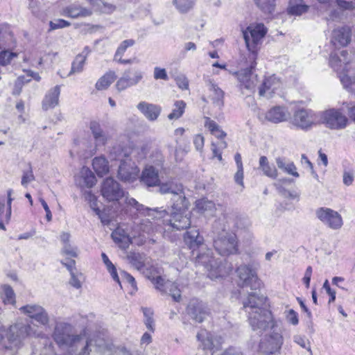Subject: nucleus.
Instances as JSON below:
<instances>
[{
  "label": "nucleus",
  "instance_id": "nucleus-1",
  "mask_svg": "<svg viewBox=\"0 0 355 355\" xmlns=\"http://www.w3.org/2000/svg\"><path fill=\"white\" fill-rule=\"evenodd\" d=\"M52 337L60 349H67L64 355H112L111 349L87 336L85 329L76 333L74 327L68 322L56 323Z\"/></svg>",
  "mask_w": 355,
  "mask_h": 355
},
{
  "label": "nucleus",
  "instance_id": "nucleus-2",
  "mask_svg": "<svg viewBox=\"0 0 355 355\" xmlns=\"http://www.w3.org/2000/svg\"><path fill=\"white\" fill-rule=\"evenodd\" d=\"M184 239L189 249L192 250L193 255L196 254V262L205 266L208 270L209 278L216 279L226 276L233 270L232 264L226 259L213 257L209 250L206 253L196 252L197 249L202 247L204 241L198 230L193 228L187 231Z\"/></svg>",
  "mask_w": 355,
  "mask_h": 355
},
{
  "label": "nucleus",
  "instance_id": "nucleus-3",
  "mask_svg": "<svg viewBox=\"0 0 355 355\" xmlns=\"http://www.w3.org/2000/svg\"><path fill=\"white\" fill-rule=\"evenodd\" d=\"M243 36L249 51L248 58L252 60V67L257 64L258 45L267 33V28L262 23L251 24L243 31Z\"/></svg>",
  "mask_w": 355,
  "mask_h": 355
},
{
  "label": "nucleus",
  "instance_id": "nucleus-4",
  "mask_svg": "<svg viewBox=\"0 0 355 355\" xmlns=\"http://www.w3.org/2000/svg\"><path fill=\"white\" fill-rule=\"evenodd\" d=\"M125 202L128 205L135 208L140 214L148 217L142 220L140 223V230L148 234L153 233L155 228V225L150 220H159L168 214L166 209H160L159 208L151 209L144 207L133 198H125Z\"/></svg>",
  "mask_w": 355,
  "mask_h": 355
},
{
  "label": "nucleus",
  "instance_id": "nucleus-5",
  "mask_svg": "<svg viewBox=\"0 0 355 355\" xmlns=\"http://www.w3.org/2000/svg\"><path fill=\"white\" fill-rule=\"evenodd\" d=\"M35 334L30 324L24 322H17L11 325L8 329L6 335L8 345L5 348L15 353L22 347L24 339Z\"/></svg>",
  "mask_w": 355,
  "mask_h": 355
},
{
  "label": "nucleus",
  "instance_id": "nucleus-6",
  "mask_svg": "<svg viewBox=\"0 0 355 355\" xmlns=\"http://www.w3.org/2000/svg\"><path fill=\"white\" fill-rule=\"evenodd\" d=\"M159 191L162 194H172L171 199L173 205L171 208L179 209L185 208L188 204V199L186 198L183 191L182 184H178L173 181L165 183H159Z\"/></svg>",
  "mask_w": 355,
  "mask_h": 355
},
{
  "label": "nucleus",
  "instance_id": "nucleus-7",
  "mask_svg": "<svg viewBox=\"0 0 355 355\" xmlns=\"http://www.w3.org/2000/svg\"><path fill=\"white\" fill-rule=\"evenodd\" d=\"M214 247L221 256L236 253L238 250L236 237L234 234L227 232L224 227L223 231L214 239Z\"/></svg>",
  "mask_w": 355,
  "mask_h": 355
},
{
  "label": "nucleus",
  "instance_id": "nucleus-8",
  "mask_svg": "<svg viewBox=\"0 0 355 355\" xmlns=\"http://www.w3.org/2000/svg\"><path fill=\"white\" fill-rule=\"evenodd\" d=\"M248 321L252 330L260 334L275 324L272 313L268 309L249 312Z\"/></svg>",
  "mask_w": 355,
  "mask_h": 355
},
{
  "label": "nucleus",
  "instance_id": "nucleus-9",
  "mask_svg": "<svg viewBox=\"0 0 355 355\" xmlns=\"http://www.w3.org/2000/svg\"><path fill=\"white\" fill-rule=\"evenodd\" d=\"M318 116L311 110L300 108L296 110L290 120L295 128L307 131L317 123Z\"/></svg>",
  "mask_w": 355,
  "mask_h": 355
},
{
  "label": "nucleus",
  "instance_id": "nucleus-10",
  "mask_svg": "<svg viewBox=\"0 0 355 355\" xmlns=\"http://www.w3.org/2000/svg\"><path fill=\"white\" fill-rule=\"evenodd\" d=\"M101 193L103 198L107 202H119L125 196V191L121 184L113 178L105 179L101 187Z\"/></svg>",
  "mask_w": 355,
  "mask_h": 355
},
{
  "label": "nucleus",
  "instance_id": "nucleus-11",
  "mask_svg": "<svg viewBox=\"0 0 355 355\" xmlns=\"http://www.w3.org/2000/svg\"><path fill=\"white\" fill-rule=\"evenodd\" d=\"M239 277L238 284L241 287H249L251 290L257 291L261 283L257 277L256 271L250 266H240L236 270Z\"/></svg>",
  "mask_w": 355,
  "mask_h": 355
},
{
  "label": "nucleus",
  "instance_id": "nucleus-12",
  "mask_svg": "<svg viewBox=\"0 0 355 355\" xmlns=\"http://www.w3.org/2000/svg\"><path fill=\"white\" fill-rule=\"evenodd\" d=\"M322 123L332 130L344 129L348 122V119L338 109L325 110L322 114Z\"/></svg>",
  "mask_w": 355,
  "mask_h": 355
},
{
  "label": "nucleus",
  "instance_id": "nucleus-13",
  "mask_svg": "<svg viewBox=\"0 0 355 355\" xmlns=\"http://www.w3.org/2000/svg\"><path fill=\"white\" fill-rule=\"evenodd\" d=\"M249 60L250 64L248 67L242 69L235 73L237 80L239 83V87L241 90L247 89L249 91H254L255 87L259 83L257 75L253 73L257 64L252 67V60Z\"/></svg>",
  "mask_w": 355,
  "mask_h": 355
},
{
  "label": "nucleus",
  "instance_id": "nucleus-14",
  "mask_svg": "<svg viewBox=\"0 0 355 355\" xmlns=\"http://www.w3.org/2000/svg\"><path fill=\"white\" fill-rule=\"evenodd\" d=\"M315 214L322 223L331 230H339L343 225L341 215L330 208L320 207L316 210Z\"/></svg>",
  "mask_w": 355,
  "mask_h": 355
},
{
  "label": "nucleus",
  "instance_id": "nucleus-15",
  "mask_svg": "<svg viewBox=\"0 0 355 355\" xmlns=\"http://www.w3.org/2000/svg\"><path fill=\"white\" fill-rule=\"evenodd\" d=\"M189 205L190 203L188 201L185 208L180 209V210L172 208L169 223L173 229L182 230L188 228L191 225Z\"/></svg>",
  "mask_w": 355,
  "mask_h": 355
},
{
  "label": "nucleus",
  "instance_id": "nucleus-16",
  "mask_svg": "<svg viewBox=\"0 0 355 355\" xmlns=\"http://www.w3.org/2000/svg\"><path fill=\"white\" fill-rule=\"evenodd\" d=\"M19 311L35 320L43 326L49 324L50 318L46 310L42 306L36 304H30L19 308Z\"/></svg>",
  "mask_w": 355,
  "mask_h": 355
},
{
  "label": "nucleus",
  "instance_id": "nucleus-17",
  "mask_svg": "<svg viewBox=\"0 0 355 355\" xmlns=\"http://www.w3.org/2000/svg\"><path fill=\"white\" fill-rule=\"evenodd\" d=\"M143 78V73L135 69L125 70L116 82V87L119 91H123L130 87L137 85Z\"/></svg>",
  "mask_w": 355,
  "mask_h": 355
},
{
  "label": "nucleus",
  "instance_id": "nucleus-18",
  "mask_svg": "<svg viewBox=\"0 0 355 355\" xmlns=\"http://www.w3.org/2000/svg\"><path fill=\"white\" fill-rule=\"evenodd\" d=\"M139 173V168L130 159L120 164L118 170V177L124 182H132L138 178Z\"/></svg>",
  "mask_w": 355,
  "mask_h": 355
},
{
  "label": "nucleus",
  "instance_id": "nucleus-19",
  "mask_svg": "<svg viewBox=\"0 0 355 355\" xmlns=\"http://www.w3.org/2000/svg\"><path fill=\"white\" fill-rule=\"evenodd\" d=\"M282 345V336L279 333L273 332L261 341L259 347L265 354H274L280 350Z\"/></svg>",
  "mask_w": 355,
  "mask_h": 355
},
{
  "label": "nucleus",
  "instance_id": "nucleus-20",
  "mask_svg": "<svg viewBox=\"0 0 355 355\" xmlns=\"http://www.w3.org/2000/svg\"><path fill=\"white\" fill-rule=\"evenodd\" d=\"M352 40V28L348 25L339 26L332 31L331 43L336 46H346Z\"/></svg>",
  "mask_w": 355,
  "mask_h": 355
},
{
  "label": "nucleus",
  "instance_id": "nucleus-21",
  "mask_svg": "<svg viewBox=\"0 0 355 355\" xmlns=\"http://www.w3.org/2000/svg\"><path fill=\"white\" fill-rule=\"evenodd\" d=\"M89 128L94 139L95 147H101L106 145L110 139L109 134L103 130L100 122L93 120L89 122Z\"/></svg>",
  "mask_w": 355,
  "mask_h": 355
},
{
  "label": "nucleus",
  "instance_id": "nucleus-22",
  "mask_svg": "<svg viewBox=\"0 0 355 355\" xmlns=\"http://www.w3.org/2000/svg\"><path fill=\"white\" fill-rule=\"evenodd\" d=\"M189 315L196 322H202L208 315L206 305L198 300H192L188 306Z\"/></svg>",
  "mask_w": 355,
  "mask_h": 355
},
{
  "label": "nucleus",
  "instance_id": "nucleus-23",
  "mask_svg": "<svg viewBox=\"0 0 355 355\" xmlns=\"http://www.w3.org/2000/svg\"><path fill=\"white\" fill-rule=\"evenodd\" d=\"M266 297L257 292L249 294L248 299L243 302V309L245 312H256L264 310L263 306L265 304Z\"/></svg>",
  "mask_w": 355,
  "mask_h": 355
},
{
  "label": "nucleus",
  "instance_id": "nucleus-24",
  "mask_svg": "<svg viewBox=\"0 0 355 355\" xmlns=\"http://www.w3.org/2000/svg\"><path fill=\"white\" fill-rule=\"evenodd\" d=\"M349 53L347 51L343 50L340 52V54L332 53L330 55L329 64L339 75L340 71H343V69H346L349 68L350 59L348 58Z\"/></svg>",
  "mask_w": 355,
  "mask_h": 355
},
{
  "label": "nucleus",
  "instance_id": "nucleus-25",
  "mask_svg": "<svg viewBox=\"0 0 355 355\" xmlns=\"http://www.w3.org/2000/svg\"><path fill=\"white\" fill-rule=\"evenodd\" d=\"M137 108L150 121H156L162 111L159 105L146 101L139 103Z\"/></svg>",
  "mask_w": 355,
  "mask_h": 355
},
{
  "label": "nucleus",
  "instance_id": "nucleus-26",
  "mask_svg": "<svg viewBox=\"0 0 355 355\" xmlns=\"http://www.w3.org/2000/svg\"><path fill=\"white\" fill-rule=\"evenodd\" d=\"M280 85L279 79L275 75L268 76L264 79L261 85L259 87V94L260 96L270 98L275 90L279 89Z\"/></svg>",
  "mask_w": 355,
  "mask_h": 355
},
{
  "label": "nucleus",
  "instance_id": "nucleus-27",
  "mask_svg": "<svg viewBox=\"0 0 355 355\" xmlns=\"http://www.w3.org/2000/svg\"><path fill=\"white\" fill-rule=\"evenodd\" d=\"M140 182L148 187L157 186L160 182L158 170L153 166L145 167L140 176Z\"/></svg>",
  "mask_w": 355,
  "mask_h": 355
},
{
  "label": "nucleus",
  "instance_id": "nucleus-28",
  "mask_svg": "<svg viewBox=\"0 0 355 355\" xmlns=\"http://www.w3.org/2000/svg\"><path fill=\"white\" fill-rule=\"evenodd\" d=\"M76 183L81 188H92L96 184V178L93 172L87 167H83L75 179Z\"/></svg>",
  "mask_w": 355,
  "mask_h": 355
},
{
  "label": "nucleus",
  "instance_id": "nucleus-29",
  "mask_svg": "<svg viewBox=\"0 0 355 355\" xmlns=\"http://www.w3.org/2000/svg\"><path fill=\"white\" fill-rule=\"evenodd\" d=\"M92 12L90 9L82 7L79 5L72 4L64 8L60 14L64 17L71 18H79L90 16Z\"/></svg>",
  "mask_w": 355,
  "mask_h": 355
},
{
  "label": "nucleus",
  "instance_id": "nucleus-30",
  "mask_svg": "<svg viewBox=\"0 0 355 355\" xmlns=\"http://www.w3.org/2000/svg\"><path fill=\"white\" fill-rule=\"evenodd\" d=\"M60 86L56 85L48 91L42 101V109L48 110L54 108L59 103Z\"/></svg>",
  "mask_w": 355,
  "mask_h": 355
},
{
  "label": "nucleus",
  "instance_id": "nucleus-31",
  "mask_svg": "<svg viewBox=\"0 0 355 355\" xmlns=\"http://www.w3.org/2000/svg\"><path fill=\"white\" fill-rule=\"evenodd\" d=\"M15 46V40L10 31V26L6 24L0 25V49H10Z\"/></svg>",
  "mask_w": 355,
  "mask_h": 355
},
{
  "label": "nucleus",
  "instance_id": "nucleus-32",
  "mask_svg": "<svg viewBox=\"0 0 355 355\" xmlns=\"http://www.w3.org/2000/svg\"><path fill=\"white\" fill-rule=\"evenodd\" d=\"M288 118L287 110L281 106H275L265 114V119L272 123H277L284 121Z\"/></svg>",
  "mask_w": 355,
  "mask_h": 355
},
{
  "label": "nucleus",
  "instance_id": "nucleus-33",
  "mask_svg": "<svg viewBox=\"0 0 355 355\" xmlns=\"http://www.w3.org/2000/svg\"><path fill=\"white\" fill-rule=\"evenodd\" d=\"M338 77L343 87L349 92H355V71H350V68L343 69L339 73Z\"/></svg>",
  "mask_w": 355,
  "mask_h": 355
},
{
  "label": "nucleus",
  "instance_id": "nucleus-34",
  "mask_svg": "<svg viewBox=\"0 0 355 355\" xmlns=\"http://www.w3.org/2000/svg\"><path fill=\"white\" fill-rule=\"evenodd\" d=\"M207 85L210 92V98L213 103L221 107L223 105L224 92L211 79L207 80Z\"/></svg>",
  "mask_w": 355,
  "mask_h": 355
},
{
  "label": "nucleus",
  "instance_id": "nucleus-35",
  "mask_svg": "<svg viewBox=\"0 0 355 355\" xmlns=\"http://www.w3.org/2000/svg\"><path fill=\"white\" fill-rule=\"evenodd\" d=\"M130 150L121 145L114 146L110 150L109 157L111 160L119 161L120 164L128 161L130 157Z\"/></svg>",
  "mask_w": 355,
  "mask_h": 355
},
{
  "label": "nucleus",
  "instance_id": "nucleus-36",
  "mask_svg": "<svg viewBox=\"0 0 355 355\" xmlns=\"http://www.w3.org/2000/svg\"><path fill=\"white\" fill-rule=\"evenodd\" d=\"M111 236L113 241L122 249H127L132 243L129 235L121 228H116Z\"/></svg>",
  "mask_w": 355,
  "mask_h": 355
},
{
  "label": "nucleus",
  "instance_id": "nucleus-37",
  "mask_svg": "<svg viewBox=\"0 0 355 355\" xmlns=\"http://www.w3.org/2000/svg\"><path fill=\"white\" fill-rule=\"evenodd\" d=\"M309 6L304 0H290L287 8V12L290 15L300 16L308 12Z\"/></svg>",
  "mask_w": 355,
  "mask_h": 355
},
{
  "label": "nucleus",
  "instance_id": "nucleus-38",
  "mask_svg": "<svg viewBox=\"0 0 355 355\" xmlns=\"http://www.w3.org/2000/svg\"><path fill=\"white\" fill-rule=\"evenodd\" d=\"M196 337L198 340L201 343V346L204 349H211L213 350L212 355H215L216 352L214 348L217 349L218 347L215 345L211 334L209 332L205 329H202L198 333Z\"/></svg>",
  "mask_w": 355,
  "mask_h": 355
},
{
  "label": "nucleus",
  "instance_id": "nucleus-39",
  "mask_svg": "<svg viewBox=\"0 0 355 355\" xmlns=\"http://www.w3.org/2000/svg\"><path fill=\"white\" fill-rule=\"evenodd\" d=\"M259 168L261 169L266 176L272 178L276 179L278 173L276 167L269 163L267 157L261 156L259 162Z\"/></svg>",
  "mask_w": 355,
  "mask_h": 355
},
{
  "label": "nucleus",
  "instance_id": "nucleus-40",
  "mask_svg": "<svg viewBox=\"0 0 355 355\" xmlns=\"http://www.w3.org/2000/svg\"><path fill=\"white\" fill-rule=\"evenodd\" d=\"M92 166L96 174L100 177L103 176L109 171L108 162L103 156L95 157L93 159Z\"/></svg>",
  "mask_w": 355,
  "mask_h": 355
},
{
  "label": "nucleus",
  "instance_id": "nucleus-41",
  "mask_svg": "<svg viewBox=\"0 0 355 355\" xmlns=\"http://www.w3.org/2000/svg\"><path fill=\"white\" fill-rule=\"evenodd\" d=\"M116 78L114 71H110L101 77L96 83V89L98 90L106 89Z\"/></svg>",
  "mask_w": 355,
  "mask_h": 355
},
{
  "label": "nucleus",
  "instance_id": "nucleus-42",
  "mask_svg": "<svg viewBox=\"0 0 355 355\" xmlns=\"http://www.w3.org/2000/svg\"><path fill=\"white\" fill-rule=\"evenodd\" d=\"M276 164L279 169L295 177H299V173L296 171V167L293 162L286 163L282 157L276 158Z\"/></svg>",
  "mask_w": 355,
  "mask_h": 355
},
{
  "label": "nucleus",
  "instance_id": "nucleus-43",
  "mask_svg": "<svg viewBox=\"0 0 355 355\" xmlns=\"http://www.w3.org/2000/svg\"><path fill=\"white\" fill-rule=\"evenodd\" d=\"M86 61V55L78 54L76 56L71 64V69L69 73V76L76 73H80L83 70Z\"/></svg>",
  "mask_w": 355,
  "mask_h": 355
},
{
  "label": "nucleus",
  "instance_id": "nucleus-44",
  "mask_svg": "<svg viewBox=\"0 0 355 355\" xmlns=\"http://www.w3.org/2000/svg\"><path fill=\"white\" fill-rule=\"evenodd\" d=\"M255 5L264 13H272L276 6V0H254Z\"/></svg>",
  "mask_w": 355,
  "mask_h": 355
},
{
  "label": "nucleus",
  "instance_id": "nucleus-45",
  "mask_svg": "<svg viewBox=\"0 0 355 355\" xmlns=\"http://www.w3.org/2000/svg\"><path fill=\"white\" fill-rule=\"evenodd\" d=\"M129 263L137 270H141L144 267V257L136 252H130L127 255Z\"/></svg>",
  "mask_w": 355,
  "mask_h": 355
},
{
  "label": "nucleus",
  "instance_id": "nucleus-46",
  "mask_svg": "<svg viewBox=\"0 0 355 355\" xmlns=\"http://www.w3.org/2000/svg\"><path fill=\"white\" fill-rule=\"evenodd\" d=\"M173 3L180 13H187L193 7L195 0H173Z\"/></svg>",
  "mask_w": 355,
  "mask_h": 355
},
{
  "label": "nucleus",
  "instance_id": "nucleus-47",
  "mask_svg": "<svg viewBox=\"0 0 355 355\" xmlns=\"http://www.w3.org/2000/svg\"><path fill=\"white\" fill-rule=\"evenodd\" d=\"M101 257H102L103 263L106 266L107 270L110 273L113 279L115 282H116L117 283H119V284L121 286L119 277L118 276L116 269V267L114 266V265L110 261V260L109 259L108 257L106 255L105 253L102 252Z\"/></svg>",
  "mask_w": 355,
  "mask_h": 355
},
{
  "label": "nucleus",
  "instance_id": "nucleus-48",
  "mask_svg": "<svg viewBox=\"0 0 355 355\" xmlns=\"http://www.w3.org/2000/svg\"><path fill=\"white\" fill-rule=\"evenodd\" d=\"M175 107L168 116L170 120L178 119L181 117L184 112L186 103L183 101H177L174 104Z\"/></svg>",
  "mask_w": 355,
  "mask_h": 355
},
{
  "label": "nucleus",
  "instance_id": "nucleus-49",
  "mask_svg": "<svg viewBox=\"0 0 355 355\" xmlns=\"http://www.w3.org/2000/svg\"><path fill=\"white\" fill-rule=\"evenodd\" d=\"M96 10L101 12H111L113 11V6L104 3L102 0H87Z\"/></svg>",
  "mask_w": 355,
  "mask_h": 355
},
{
  "label": "nucleus",
  "instance_id": "nucleus-50",
  "mask_svg": "<svg viewBox=\"0 0 355 355\" xmlns=\"http://www.w3.org/2000/svg\"><path fill=\"white\" fill-rule=\"evenodd\" d=\"M6 198L4 196H0V218L5 220L8 223L11 217L12 209L6 205Z\"/></svg>",
  "mask_w": 355,
  "mask_h": 355
},
{
  "label": "nucleus",
  "instance_id": "nucleus-51",
  "mask_svg": "<svg viewBox=\"0 0 355 355\" xmlns=\"http://www.w3.org/2000/svg\"><path fill=\"white\" fill-rule=\"evenodd\" d=\"M3 302L5 304H15V294L14 293L13 289L9 285H3Z\"/></svg>",
  "mask_w": 355,
  "mask_h": 355
},
{
  "label": "nucleus",
  "instance_id": "nucleus-52",
  "mask_svg": "<svg viewBox=\"0 0 355 355\" xmlns=\"http://www.w3.org/2000/svg\"><path fill=\"white\" fill-rule=\"evenodd\" d=\"M166 292L173 297L174 301L179 302L181 299L180 291L178 289L176 284L166 281Z\"/></svg>",
  "mask_w": 355,
  "mask_h": 355
},
{
  "label": "nucleus",
  "instance_id": "nucleus-53",
  "mask_svg": "<svg viewBox=\"0 0 355 355\" xmlns=\"http://www.w3.org/2000/svg\"><path fill=\"white\" fill-rule=\"evenodd\" d=\"M17 54L16 53L10 52L6 49H3L0 52V65L6 66L9 64L12 58H16Z\"/></svg>",
  "mask_w": 355,
  "mask_h": 355
},
{
  "label": "nucleus",
  "instance_id": "nucleus-54",
  "mask_svg": "<svg viewBox=\"0 0 355 355\" xmlns=\"http://www.w3.org/2000/svg\"><path fill=\"white\" fill-rule=\"evenodd\" d=\"M148 279L152 282V283L155 285V288L159 290L161 292H166V282L160 276H150L148 275Z\"/></svg>",
  "mask_w": 355,
  "mask_h": 355
},
{
  "label": "nucleus",
  "instance_id": "nucleus-55",
  "mask_svg": "<svg viewBox=\"0 0 355 355\" xmlns=\"http://www.w3.org/2000/svg\"><path fill=\"white\" fill-rule=\"evenodd\" d=\"M135 44V40H125L123 41L119 46L118 47L115 55L114 60H116L119 58L122 57L128 47L132 46Z\"/></svg>",
  "mask_w": 355,
  "mask_h": 355
},
{
  "label": "nucleus",
  "instance_id": "nucleus-56",
  "mask_svg": "<svg viewBox=\"0 0 355 355\" xmlns=\"http://www.w3.org/2000/svg\"><path fill=\"white\" fill-rule=\"evenodd\" d=\"M35 180V176L33 172L31 164H28V169L23 171L21 184L23 187H26L28 184Z\"/></svg>",
  "mask_w": 355,
  "mask_h": 355
},
{
  "label": "nucleus",
  "instance_id": "nucleus-57",
  "mask_svg": "<svg viewBox=\"0 0 355 355\" xmlns=\"http://www.w3.org/2000/svg\"><path fill=\"white\" fill-rule=\"evenodd\" d=\"M71 25V23L62 19H58L54 21H51L49 23L50 29L49 31H53L58 28H63L68 27Z\"/></svg>",
  "mask_w": 355,
  "mask_h": 355
},
{
  "label": "nucleus",
  "instance_id": "nucleus-58",
  "mask_svg": "<svg viewBox=\"0 0 355 355\" xmlns=\"http://www.w3.org/2000/svg\"><path fill=\"white\" fill-rule=\"evenodd\" d=\"M338 7L342 10H355V1L336 0Z\"/></svg>",
  "mask_w": 355,
  "mask_h": 355
},
{
  "label": "nucleus",
  "instance_id": "nucleus-59",
  "mask_svg": "<svg viewBox=\"0 0 355 355\" xmlns=\"http://www.w3.org/2000/svg\"><path fill=\"white\" fill-rule=\"evenodd\" d=\"M197 208L202 211L212 210L214 208V203L206 199H201L197 201Z\"/></svg>",
  "mask_w": 355,
  "mask_h": 355
},
{
  "label": "nucleus",
  "instance_id": "nucleus-60",
  "mask_svg": "<svg viewBox=\"0 0 355 355\" xmlns=\"http://www.w3.org/2000/svg\"><path fill=\"white\" fill-rule=\"evenodd\" d=\"M293 339L295 343L311 352L310 343L304 336L296 335L294 336Z\"/></svg>",
  "mask_w": 355,
  "mask_h": 355
},
{
  "label": "nucleus",
  "instance_id": "nucleus-61",
  "mask_svg": "<svg viewBox=\"0 0 355 355\" xmlns=\"http://www.w3.org/2000/svg\"><path fill=\"white\" fill-rule=\"evenodd\" d=\"M62 252L64 254L72 257H77L78 256V249L76 247L72 246L70 243H67L63 245Z\"/></svg>",
  "mask_w": 355,
  "mask_h": 355
},
{
  "label": "nucleus",
  "instance_id": "nucleus-62",
  "mask_svg": "<svg viewBox=\"0 0 355 355\" xmlns=\"http://www.w3.org/2000/svg\"><path fill=\"white\" fill-rule=\"evenodd\" d=\"M286 318L293 325L295 326L299 323L298 314L293 309H290L286 312Z\"/></svg>",
  "mask_w": 355,
  "mask_h": 355
},
{
  "label": "nucleus",
  "instance_id": "nucleus-63",
  "mask_svg": "<svg viewBox=\"0 0 355 355\" xmlns=\"http://www.w3.org/2000/svg\"><path fill=\"white\" fill-rule=\"evenodd\" d=\"M342 18V13L337 9H333L329 11L326 17V20L329 21H339Z\"/></svg>",
  "mask_w": 355,
  "mask_h": 355
},
{
  "label": "nucleus",
  "instance_id": "nucleus-64",
  "mask_svg": "<svg viewBox=\"0 0 355 355\" xmlns=\"http://www.w3.org/2000/svg\"><path fill=\"white\" fill-rule=\"evenodd\" d=\"M101 220V222L103 225H109L112 220V216L108 214L106 210L100 211L98 214H96Z\"/></svg>",
  "mask_w": 355,
  "mask_h": 355
}]
</instances>
